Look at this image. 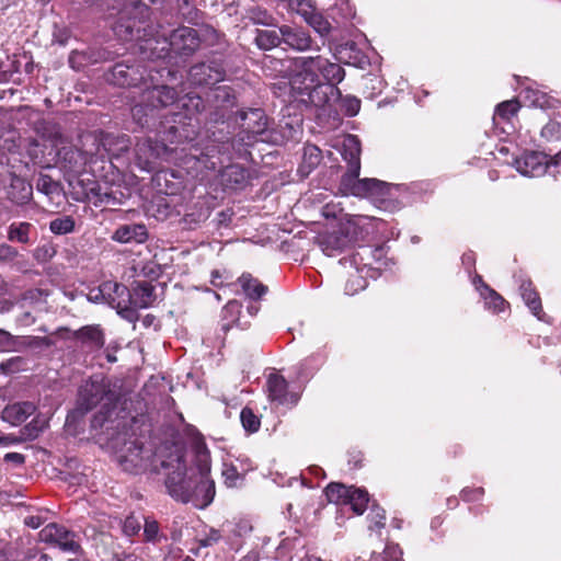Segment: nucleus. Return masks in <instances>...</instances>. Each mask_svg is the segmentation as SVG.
<instances>
[{"label": "nucleus", "instance_id": "nucleus-19", "mask_svg": "<svg viewBox=\"0 0 561 561\" xmlns=\"http://www.w3.org/2000/svg\"><path fill=\"white\" fill-rule=\"evenodd\" d=\"M241 118L243 121L242 127L244 130L253 136H260L266 130L267 118L264 112L260 108H252L249 112H245Z\"/></svg>", "mask_w": 561, "mask_h": 561}, {"label": "nucleus", "instance_id": "nucleus-35", "mask_svg": "<svg viewBox=\"0 0 561 561\" xmlns=\"http://www.w3.org/2000/svg\"><path fill=\"white\" fill-rule=\"evenodd\" d=\"M321 161V151L316 146H306L304 149V167L314 168Z\"/></svg>", "mask_w": 561, "mask_h": 561}, {"label": "nucleus", "instance_id": "nucleus-7", "mask_svg": "<svg viewBox=\"0 0 561 561\" xmlns=\"http://www.w3.org/2000/svg\"><path fill=\"white\" fill-rule=\"evenodd\" d=\"M115 394L110 390L108 382L104 379H91L80 390V407L87 412L95 408L103 400L112 402Z\"/></svg>", "mask_w": 561, "mask_h": 561}, {"label": "nucleus", "instance_id": "nucleus-21", "mask_svg": "<svg viewBox=\"0 0 561 561\" xmlns=\"http://www.w3.org/2000/svg\"><path fill=\"white\" fill-rule=\"evenodd\" d=\"M32 185L19 176L11 180L9 196L16 204H25L32 197Z\"/></svg>", "mask_w": 561, "mask_h": 561}, {"label": "nucleus", "instance_id": "nucleus-54", "mask_svg": "<svg viewBox=\"0 0 561 561\" xmlns=\"http://www.w3.org/2000/svg\"><path fill=\"white\" fill-rule=\"evenodd\" d=\"M11 307H12V304L8 300L0 302V311L1 312L9 311L11 309Z\"/></svg>", "mask_w": 561, "mask_h": 561}, {"label": "nucleus", "instance_id": "nucleus-17", "mask_svg": "<svg viewBox=\"0 0 561 561\" xmlns=\"http://www.w3.org/2000/svg\"><path fill=\"white\" fill-rule=\"evenodd\" d=\"M35 411V405L31 402H18L5 407L1 413V419L11 425L23 423Z\"/></svg>", "mask_w": 561, "mask_h": 561}, {"label": "nucleus", "instance_id": "nucleus-12", "mask_svg": "<svg viewBox=\"0 0 561 561\" xmlns=\"http://www.w3.org/2000/svg\"><path fill=\"white\" fill-rule=\"evenodd\" d=\"M548 165V158L541 152H527L515 160L516 170L525 176L543 175Z\"/></svg>", "mask_w": 561, "mask_h": 561}, {"label": "nucleus", "instance_id": "nucleus-30", "mask_svg": "<svg viewBox=\"0 0 561 561\" xmlns=\"http://www.w3.org/2000/svg\"><path fill=\"white\" fill-rule=\"evenodd\" d=\"M49 229L55 234L70 233L75 229V220L70 216L58 217L50 221Z\"/></svg>", "mask_w": 561, "mask_h": 561}, {"label": "nucleus", "instance_id": "nucleus-51", "mask_svg": "<svg viewBox=\"0 0 561 561\" xmlns=\"http://www.w3.org/2000/svg\"><path fill=\"white\" fill-rule=\"evenodd\" d=\"M25 525L36 529L42 525V520L38 516H30L25 518Z\"/></svg>", "mask_w": 561, "mask_h": 561}, {"label": "nucleus", "instance_id": "nucleus-11", "mask_svg": "<svg viewBox=\"0 0 561 561\" xmlns=\"http://www.w3.org/2000/svg\"><path fill=\"white\" fill-rule=\"evenodd\" d=\"M289 5L321 36L329 34L331 30L329 21L317 12L307 0H290Z\"/></svg>", "mask_w": 561, "mask_h": 561}, {"label": "nucleus", "instance_id": "nucleus-6", "mask_svg": "<svg viewBox=\"0 0 561 561\" xmlns=\"http://www.w3.org/2000/svg\"><path fill=\"white\" fill-rule=\"evenodd\" d=\"M340 264L345 268L347 279L344 286V293L348 296L356 295L367 286L366 276L369 271L368 263H364V255L355 252L350 256L343 257Z\"/></svg>", "mask_w": 561, "mask_h": 561}, {"label": "nucleus", "instance_id": "nucleus-3", "mask_svg": "<svg viewBox=\"0 0 561 561\" xmlns=\"http://www.w3.org/2000/svg\"><path fill=\"white\" fill-rule=\"evenodd\" d=\"M116 459L119 467L130 473L157 471L158 469L152 449L146 448L135 440L124 442L123 447L116 450Z\"/></svg>", "mask_w": 561, "mask_h": 561}, {"label": "nucleus", "instance_id": "nucleus-53", "mask_svg": "<svg viewBox=\"0 0 561 561\" xmlns=\"http://www.w3.org/2000/svg\"><path fill=\"white\" fill-rule=\"evenodd\" d=\"M15 442H16V438H14L12 436L0 437V444L9 445V444H12V443H15Z\"/></svg>", "mask_w": 561, "mask_h": 561}, {"label": "nucleus", "instance_id": "nucleus-37", "mask_svg": "<svg viewBox=\"0 0 561 561\" xmlns=\"http://www.w3.org/2000/svg\"><path fill=\"white\" fill-rule=\"evenodd\" d=\"M248 16L255 24L271 25L273 23L272 15L262 8L249 10Z\"/></svg>", "mask_w": 561, "mask_h": 561}, {"label": "nucleus", "instance_id": "nucleus-45", "mask_svg": "<svg viewBox=\"0 0 561 561\" xmlns=\"http://www.w3.org/2000/svg\"><path fill=\"white\" fill-rule=\"evenodd\" d=\"M139 529H140V524L136 518H134V517L126 518V520L124 523V531L126 535L134 536L135 534H137L139 531Z\"/></svg>", "mask_w": 561, "mask_h": 561}, {"label": "nucleus", "instance_id": "nucleus-28", "mask_svg": "<svg viewBox=\"0 0 561 561\" xmlns=\"http://www.w3.org/2000/svg\"><path fill=\"white\" fill-rule=\"evenodd\" d=\"M478 279L479 283H481V295L483 296L488 308L492 309L494 312L503 311L505 305L504 299L488 285L483 284L480 277H478Z\"/></svg>", "mask_w": 561, "mask_h": 561}, {"label": "nucleus", "instance_id": "nucleus-5", "mask_svg": "<svg viewBox=\"0 0 561 561\" xmlns=\"http://www.w3.org/2000/svg\"><path fill=\"white\" fill-rule=\"evenodd\" d=\"M329 502L351 505L354 513L362 515L369 502L368 492L364 489L347 486L342 483H330L325 488Z\"/></svg>", "mask_w": 561, "mask_h": 561}, {"label": "nucleus", "instance_id": "nucleus-48", "mask_svg": "<svg viewBox=\"0 0 561 561\" xmlns=\"http://www.w3.org/2000/svg\"><path fill=\"white\" fill-rule=\"evenodd\" d=\"M18 251L8 244H1L0 245V256L4 259H15L18 256Z\"/></svg>", "mask_w": 561, "mask_h": 561}, {"label": "nucleus", "instance_id": "nucleus-46", "mask_svg": "<svg viewBox=\"0 0 561 561\" xmlns=\"http://www.w3.org/2000/svg\"><path fill=\"white\" fill-rule=\"evenodd\" d=\"M346 112L350 116H354L360 108V102L356 98H350L345 100Z\"/></svg>", "mask_w": 561, "mask_h": 561}, {"label": "nucleus", "instance_id": "nucleus-4", "mask_svg": "<svg viewBox=\"0 0 561 561\" xmlns=\"http://www.w3.org/2000/svg\"><path fill=\"white\" fill-rule=\"evenodd\" d=\"M391 187V184L377 179L342 176L339 190L345 196L353 195L382 203L389 197Z\"/></svg>", "mask_w": 561, "mask_h": 561}, {"label": "nucleus", "instance_id": "nucleus-25", "mask_svg": "<svg viewBox=\"0 0 561 561\" xmlns=\"http://www.w3.org/2000/svg\"><path fill=\"white\" fill-rule=\"evenodd\" d=\"M520 294L525 301V304L528 306V308L531 310V312L540 319V313L542 311L541 301L537 294V291L533 288L530 282H524L520 285Z\"/></svg>", "mask_w": 561, "mask_h": 561}, {"label": "nucleus", "instance_id": "nucleus-38", "mask_svg": "<svg viewBox=\"0 0 561 561\" xmlns=\"http://www.w3.org/2000/svg\"><path fill=\"white\" fill-rule=\"evenodd\" d=\"M369 518L373 525L369 526L370 529L374 527L380 529L385 526V511L379 507H373L369 514Z\"/></svg>", "mask_w": 561, "mask_h": 561}, {"label": "nucleus", "instance_id": "nucleus-40", "mask_svg": "<svg viewBox=\"0 0 561 561\" xmlns=\"http://www.w3.org/2000/svg\"><path fill=\"white\" fill-rule=\"evenodd\" d=\"M159 533V526L156 520L146 519L144 527V536L147 540L152 541L156 540Z\"/></svg>", "mask_w": 561, "mask_h": 561}, {"label": "nucleus", "instance_id": "nucleus-34", "mask_svg": "<svg viewBox=\"0 0 561 561\" xmlns=\"http://www.w3.org/2000/svg\"><path fill=\"white\" fill-rule=\"evenodd\" d=\"M519 110V104L515 100H510L502 102L497 105L495 115L503 119H511L513 116L517 114Z\"/></svg>", "mask_w": 561, "mask_h": 561}, {"label": "nucleus", "instance_id": "nucleus-20", "mask_svg": "<svg viewBox=\"0 0 561 561\" xmlns=\"http://www.w3.org/2000/svg\"><path fill=\"white\" fill-rule=\"evenodd\" d=\"M147 229L144 225H126L116 229L113 239L122 243H142L147 240Z\"/></svg>", "mask_w": 561, "mask_h": 561}, {"label": "nucleus", "instance_id": "nucleus-10", "mask_svg": "<svg viewBox=\"0 0 561 561\" xmlns=\"http://www.w3.org/2000/svg\"><path fill=\"white\" fill-rule=\"evenodd\" d=\"M135 150L139 167L146 171H150L153 168V163L169 152L164 144L151 139L139 141Z\"/></svg>", "mask_w": 561, "mask_h": 561}, {"label": "nucleus", "instance_id": "nucleus-36", "mask_svg": "<svg viewBox=\"0 0 561 561\" xmlns=\"http://www.w3.org/2000/svg\"><path fill=\"white\" fill-rule=\"evenodd\" d=\"M174 39L182 38L186 41V48L188 50H194L198 46V39L196 37L195 31L188 27H183L178 30L173 36Z\"/></svg>", "mask_w": 561, "mask_h": 561}, {"label": "nucleus", "instance_id": "nucleus-23", "mask_svg": "<svg viewBox=\"0 0 561 561\" xmlns=\"http://www.w3.org/2000/svg\"><path fill=\"white\" fill-rule=\"evenodd\" d=\"M249 174L244 168L238 164L228 165L222 172V180L226 185L238 188L245 185Z\"/></svg>", "mask_w": 561, "mask_h": 561}, {"label": "nucleus", "instance_id": "nucleus-47", "mask_svg": "<svg viewBox=\"0 0 561 561\" xmlns=\"http://www.w3.org/2000/svg\"><path fill=\"white\" fill-rule=\"evenodd\" d=\"M3 460L5 462H12L15 466H22L25 461V457L22 454L19 453H8L4 455Z\"/></svg>", "mask_w": 561, "mask_h": 561}, {"label": "nucleus", "instance_id": "nucleus-13", "mask_svg": "<svg viewBox=\"0 0 561 561\" xmlns=\"http://www.w3.org/2000/svg\"><path fill=\"white\" fill-rule=\"evenodd\" d=\"M342 156L348 163V170L343 176L358 178L360 171V145L355 136H347L343 141Z\"/></svg>", "mask_w": 561, "mask_h": 561}, {"label": "nucleus", "instance_id": "nucleus-26", "mask_svg": "<svg viewBox=\"0 0 561 561\" xmlns=\"http://www.w3.org/2000/svg\"><path fill=\"white\" fill-rule=\"evenodd\" d=\"M32 225L28 222H13L8 229V239L13 242L26 244L30 242Z\"/></svg>", "mask_w": 561, "mask_h": 561}, {"label": "nucleus", "instance_id": "nucleus-52", "mask_svg": "<svg viewBox=\"0 0 561 561\" xmlns=\"http://www.w3.org/2000/svg\"><path fill=\"white\" fill-rule=\"evenodd\" d=\"M115 561H142L137 558L135 554H124L122 557H116Z\"/></svg>", "mask_w": 561, "mask_h": 561}, {"label": "nucleus", "instance_id": "nucleus-27", "mask_svg": "<svg viewBox=\"0 0 561 561\" xmlns=\"http://www.w3.org/2000/svg\"><path fill=\"white\" fill-rule=\"evenodd\" d=\"M282 41V35H279L274 30L257 31V34L255 36L256 45L264 50H268L278 46Z\"/></svg>", "mask_w": 561, "mask_h": 561}, {"label": "nucleus", "instance_id": "nucleus-1", "mask_svg": "<svg viewBox=\"0 0 561 561\" xmlns=\"http://www.w3.org/2000/svg\"><path fill=\"white\" fill-rule=\"evenodd\" d=\"M161 467L170 470L165 478L169 494L179 502H192L196 507L204 508L215 496V483L209 478L210 465L207 453L197 455V465L187 468L184 451L174 446Z\"/></svg>", "mask_w": 561, "mask_h": 561}, {"label": "nucleus", "instance_id": "nucleus-58", "mask_svg": "<svg viewBox=\"0 0 561 561\" xmlns=\"http://www.w3.org/2000/svg\"><path fill=\"white\" fill-rule=\"evenodd\" d=\"M183 1H184L185 4H187V2H188L187 0H183Z\"/></svg>", "mask_w": 561, "mask_h": 561}, {"label": "nucleus", "instance_id": "nucleus-57", "mask_svg": "<svg viewBox=\"0 0 561 561\" xmlns=\"http://www.w3.org/2000/svg\"><path fill=\"white\" fill-rule=\"evenodd\" d=\"M213 276H219L218 272H214Z\"/></svg>", "mask_w": 561, "mask_h": 561}, {"label": "nucleus", "instance_id": "nucleus-14", "mask_svg": "<svg viewBox=\"0 0 561 561\" xmlns=\"http://www.w3.org/2000/svg\"><path fill=\"white\" fill-rule=\"evenodd\" d=\"M0 342L10 350L21 352L26 348L41 347L46 345V337L39 336H14L11 333L0 329Z\"/></svg>", "mask_w": 561, "mask_h": 561}, {"label": "nucleus", "instance_id": "nucleus-43", "mask_svg": "<svg viewBox=\"0 0 561 561\" xmlns=\"http://www.w3.org/2000/svg\"><path fill=\"white\" fill-rule=\"evenodd\" d=\"M220 538H221V536L218 530L210 529V531L206 535V537L201 538L198 541L202 547H209V546H213L214 543L218 542Z\"/></svg>", "mask_w": 561, "mask_h": 561}, {"label": "nucleus", "instance_id": "nucleus-16", "mask_svg": "<svg viewBox=\"0 0 561 561\" xmlns=\"http://www.w3.org/2000/svg\"><path fill=\"white\" fill-rule=\"evenodd\" d=\"M279 34L285 44L297 50H306L311 46L310 36L301 28L283 25Z\"/></svg>", "mask_w": 561, "mask_h": 561}, {"label": "nucleus", "instance_id": "nucleus-15", "mask_svg": "<svg viewBox=\"0 0 561 561\" xmlns=\"http://www.w3.org/2000/svg\"><path fill=\"white\" fill-rule=\"evenodd\" d=\"M351 243L346 233L341 231H333L320 238V247L323 253L328 256H335L345 250Z\"/></svg>", "mask_w": 561, "mask_h": 561}, {"label": "nucleus", "instance_id": "nucleus-22", "mask_svg": "<svg viewBox=\"0 0 561 561\" xmlns=\"http://www.w3.org/2000/svg\"><path fill=\"white\" fill-rule=\"evenodd\" d=\"M243 293L250 299L256 300L264 296L267 291V287L257 279L253 278L250 274H242L238 278Z\"/></svg>", "mask_w": 561, "mask_h": 561}, {"label": "nucleus", "instance_id": "nucleus-24", "mask_svg": "<svg viewBox=\"0 0 561 561\" xmlns=\"http://www.w3.org/2000/svg\"><path fill=\"white\" fill-rule=\"evenodd\" d=\"M154 301V288L149 283H141L134 289L133 304L137 308H148Z\"/></svg>", "mask_w": 561, "mask_h": 561}, {"label": "nucleus", "instance_id": "nucleus-2", "mask_svg": "<svg viewBox=\"0 0 561 561\" xmlns=\"http://www.w3.org/2000/svg\"><path fill=\"white\" fill-rule=\"evenodd\" d=\"M344 69L330 62L321 56L300 57L293 62V76L289 84L291 90L298 95H307L308 101L316 105L327 102V92L323 90L322 79L329 84L331 92L335 90V84L344 79Z\"/></svg>", "mask_w": 561, "mask_h": 561}, {"label": "nucleus", "instance_id": "nucleus-18", "mask_svg": "<svg viewBox=\"0 0 561 561\" xmlns=\"http://www.w3.org/2000/svg\"><path fill=\"white\" fill-rule=\"evenodd\" d=\"M190 78L196 84H215L224 80V75L209 65L201 64L192 67Z\"/></svg>", "mask_w": 561, "mask_h": 561}, {"label": "nucleus", "instance_id": "nucleus-44", "mask_svg": "<svg viewBox=\"0 0 561 561\" xmlns=\"http://www.w3.org/2000/svg\"><path fill=\"white\" fill-rule=\"evenodd\" d=\"M55 251L51 247L43 245L35 250L34 256L39 261H47L53 257Z\"/></svg>", "mask_w": 561, "mask_h": 561}, {"label": "nucleus", "instance_id": "nucleus-55", "mask_svg": "<svg viewBox=\"0 0 561 561\" xmlns=\"http://www.w3.org/2000/svg\"><path fill=\"white\" fill-rule=\"evenodd\" d=\"M124 72H125V70L123 69V67H122V66H116V67L114 68V73H115V75L117 73V75H119V76H123V75H124Z\"/></svg>", "mask_w": 561, "mask_h": 561}, {"label": "nucleus", "instance_id": "nucleus-8", "mask_svg": "<svg viewBox=\"0 0 561 561\" xmlns=\"http://www.w3.org/2000/svg\"><path fill=\"white\" fill-rule=\"evenodd\" d=\"M266 389L268 399L280 405L294 408L300 400V392L289 390L288 382L278 374L267 377Z\"/></svg>", "mask_w": 561, "mask_h": 561}, {"label": "nucleus", "instance_id": "nucleus-56", "mask_svg": "<svg viewBox=\"0 0 561 561\" xmlns=\"http://www.w3.org/2000/svg\"><path fill=\"white\" fill-rule=\"evenodd\" d=\"M37 561H49V558L46 554H42Z\"/></svg>", "mask_w": 561, "mask_h": 561}, {"label": "nucleus", "instance_id": "nucleus-49", "mask_svg": "<svg viewBox=\"0 0 561 561\" xmlns=\"http://www.w3.org/2000/svg\"><path fill=\"white\" fill-rule=\"evenodd\" d=\"M482 493H483L482 489H477V490H473V491L463 490L462 491V497L465 500H467V501H471V500H476L479 496H481Z\"/></svg>", "mask_w": 561, "mask_h": 561}, {"label": "nucleus", "instance_id": "nucleus-41", "mask_svg": "<svg viewBox=\"0 0 561 561\" xmlns=\"http://www.w3.org/2000/svg\"><path fill=\"white\" fill-rule=\"evenodd\" d=\"M222 477L225 478L226 483L229 486H233L236 484L237 480L239 479L240 474H239L238 470L236 469V467L225 465L224 470H222Z\"/></svg>", "mask_w": 561, "mask_h": 561}, {"label": "nucleus", "instance_id": "nucleus-29", "mask_svg": "<svg viewBox=\"0 0 561 561\" xmlns=\"http://www.w3.org/2000/svg\"><path fill=\"white\" fill-rule=\"evenodd\" d=\"M150 94L153 99L157 100V103H152L153 106H168L172 104L176 100V92L173 88H169L167 85L156 87L150 91Z\"/></svg>", "mask_w": 561, "mask_h": 561}, {"label": "nucleus", "instance_id": "nucleus-33", "mask_svg": "<svg viewBox=\"0 0 561 561\" xmlns=\"http://www.w3.org/2000/svg\"><path fill=\"white\" fill-rule=\"evenodd\" d=\"M242 426L250 433L259 431L261 422L250 408H243L240 414Z\"/></svg>", "mask_w": 561, "mask_h": 561}, {"label": "nucleus", "instance_id": "nucleus-39", "mask_svg": "<svg viewBox=\"0 0 561 561\" xmlns=\"http://www.w3.org/2000/svg\"><path fill=\"white\" fill-rule=\"evenodd\" d=\"M25 364V359L21 356L12 357L1 364V369L4 373H14L21 368L22 365Z\"/></svg>", "mask_w": 561, "mask_h": 561}, {"label": "nucleus", "instance_id": "nucleus-32", "mask_svg": "<svg viewBox=\"0 0 561 561\" xmlns=\"http://www.w3.org/2000/svg\"><path fill=\"white\" fill-rule=\"evenodd\" d=\"M37 190L47 196L60 195L61 187L48 175H41L37 181Z\"/></svg>", "mask_w": 561, "mask_h": 561}, {"label": "nucleus", "instance_id": "nucleus-9", "mask_svg": "<svg viewBox=\"0 0 561 561\" xmlns=\"http://www.w3.org/2000/svg\"><path fill=\"white\" fill-rule=\"evenodd\" d=\"M76 535L64 526L51 523L39 531V538L44 542L57 545L64 551L77 552L80 548L75 539Z\"/></svg>", "mask_w": 561, "mask_h": 561}, {"label": "nucleus", "instance_id": "nucleus-50", "mask_svg": "<svg viewBox=\"0 0 561 561\" xmlns=\"http://www.w3.org/2000/svg\"><path fill=\"white\" fill-rule=\"evenodd\" d=\"M19 322L23 325H30L35 322V318L30 312H24L19 317Z\"/></svg>", "mask_w": 561, "mask_h": 561}, {"label": "nucleus", "instance_id": "nucleus-42", "mask_svg": "<svg viewBox=\"0 0 561 561\" xmlns=\"http://www.w3.org/2000/svg\"><path fill=\"white\" fill-rule=\"evenodd\" d=\"M402 552L397 545H388L383 550V559L385 561H398L401 557Z\"/></svg>", "mask_w": 561, "mask_h": 561}, {"label": "nucleus", "instance_id": "nucleus-31", "mask_svg": "<svg viewBox=\"0 0 561 561\" xmlns=\"http://www.w3.org/2000/svg\"><path fill=\"white\" fill-rule=\"evenodd\" d=\"M79 336L98 347L104 344L103 333L99 327H84L79 331Z\"/></svg>", "mask_w": 561, "mask_h": 561}]
</instances>
